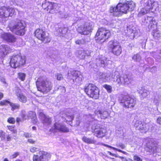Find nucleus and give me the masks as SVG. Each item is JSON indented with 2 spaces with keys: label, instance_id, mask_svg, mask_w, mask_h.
I'll return each instance as SVG.
<instances>
[{
  "label": "nucleus",
  "instance_id": "nucleus-25",
  "mask_svg": "<svg viewBox=\"0 0 161 161\" xmlns=\"http://www.w3.org/2000/svg\"><path fill=\"white\" fill-rule=\"evenodd\" d=\"M110 12L112 15L115 16H119L122 15L121 12L117 8V5L116 7H111Z\"/></svg>",
  "mask_w": 161,
  "mask_h": 161
},
{
  "label": "nucleus",
  "instance_id": "nucleus-10",
  "mask_svg": "<svg viewBox=\"0 0 161 161\" xmlns=\"http://www.w3.org/2000/svg\"><path fill=\"white\" fill-rule=\"evenodd\" d=\"M25 26L21 22L17 23L11 28L10 30L13 33L19 35H24L25 32Z\"/></svg>",
  "mask_w": 161,
  "mask_h": 161
},
{
  "label": "nucleus",
  "instance_id": "nucleus-17",
  "mask_svg": "<svg viewBox=\"0 0 161 161\" xmlns=\"http://www.w3.org/2000/svg\"><path fill=\"white\" fill-rule=\"evenodd\" d=\"M106 130L102 128H96L94 130V135L98 138H102L106 134Z\"/></svg>",
  "mask_w": 161,
  "mask_h": 161
},
{
  "label": "nucleus",
  "instance_id": "nucleus-8",
  "mask_svg": "<svg viewBox=\"0 0 161 161\" xmlns=\"http://www.w3.org/2000/svg\"><path fill=\"white\" fill-rule=\"evenodd\" d=\"M35 36L44 43L49 42L51 41V38L48 34H47L42 29H37L35 31Z\"/></svg>",
  "mask_w": 161,
  "mask_h": 161
},
{
  "label": "nucleus",
  "instance_id": "nucleus-3",
  "mask_svg": "<svg viewBox=\"0 0 161 161\" xmlns=\"http://www.w3.org/2000/svg\"><path fill=\"white\" fill-rule=\"evenodd\" d=\"M111 33L109 30L104 28H99L96 34L95 39L97 42H103L110 36Z\"/></svg>",
  "mask_w": 161,
  "mask_h": 161
},
{
  "label": "nucleus",
  "instance_id": "nucleus-19",
  "mask_svg": "<svg viewBox=\"0 0 161 161\" xmlns=\"http://www.w3.org/2000/svg\"><path fill=\"white\" fill-rule=\"evenodd\" d=\"M145 7L147 8V10H150L158 6V3L153 0H146L145 2Z\"/></svg>",
  "mask_w": 161,
  "mask_h": 161
},
{
  "label": "nucleus",
  "instance_id": "nucleus-35",
  "mask_svg": "<svg viewBox=\"0 0 161 161\" xmlns=\"http://www.w3.org/2000/svg\"><path fill=\"white\" fill-rule=\"evenodd\" d=\"M153 144H152V145H150L149 143H147L146 145V147L145 148V149L147 152H153L154 151V149L155 148V147L153 146Z\"/></svg>",
  "mask_w": 161,
  "mask_h": 161
},
{
  "label": "nucleus",
  "instance_id": "nucleus-1",
  "mask_svg": "<svg viewBox=\"0 0 161 161\" xmlns=\"http://www.w3.org/2000/svg\"><path fill=\"white\" fill-rule=\"evenodd\" d=\"M36 84L38 90L44 94H46L49 92L53 87V85L50 81L42 77L39 78Z\"/></svg>",
  "mask_w": 161,
  "mask_h": 161
},
{
  "label": "nucleus",
  "instance_id": "nucleus-34",
  "mask_svg": "<svg viewBox=\"0 0 161 161\" xmlns=\"http://www.w3.org/2000/svg\"><path fill=\"white\" fill-rule=\"evenodd\" d=\"M62 118L63 119H64L65 120H64L65 121L66 120V122H70L73 119V117L72 114H70L69 113H67L64 114V116L62 117Z\"/></svg>",
  "mask_w": 161,
  "mask_h": 161
},
{
  "label": "nucleus",
  "instance_id": "nucleus-20",
  "mask_svg": "<svg viewBox=\"0 0 161 161\" xmlns=\"http://www.w3.org/2000/svg\"><path fill=\"white\" fill-rule=\"evenodd\" d=\"M146 125H147L144 123H142L141 121H137L134 125V126L137 130L142 131L143 130H147ZM141 132H142L143 131Z\"/></svg>",
  "mask_w": 161,
  "mask_h": 161
},
{
  "label": "nucleus",
  "instance_id": "nucleus-59",
  "mask_svg": "<svg viewBox=\"0 0 161 161\" xmlns=\"http://www.w3.org/2000/svg\"><path fill=\"white\" fill-rule=\"evenodd\" d=\"M19 154V152H15L14 154H13L11 156L12 158H16L18 156Z\"/></svg>",
  "mask_w": 161,
  "mask_h": 161
},
{
  "label": "nucleus",
  "instance_id": "nucleus-56",
  "mask_svg": "<svg viewBox=\"0 0 161 161\" xmlns=\"http://www.w3.org/2000/svg\"><path fill=\"white\" fill-rule=\"evenodd\" d=\"M57 32L58 33V35L61 36L63 34V29L62 28H59L57 30Z\"/></svg>",
  "mask_w": 161,
  "mask_h": 161
},
{
  "label": "nucleus",
  "instance_id": "nucleus-58",
  "mask_svg": "<svg viewBox=\"0 0 161 161\" xmlns=\"http://www.w3.org/2000/svg\"><path fill=\"white\" fill-rule=\"evenodd\" d=\"M114 150H115L116 151H118L119 152H121V153H122L125 154H127V153L126 152H125V151H123L122 150H120L119 149H118V148H114Z\"/></svg>",
  "mask_w": 161,
  "mask_h": 161
},
{
  "label": "nucleus",
  "instance_id": "nucleus-36",
  "mask_svg": "<svg viewBox=\"0 0 161 161\" xmlns=\"http://www.w3.org/2000/svg\"><path fill=\"white\" fill-rule=\"evenodd\" d=\"M152 35L155 38H158L161 37V32L158 30L157 29L156 30H153L152 32Z\"/></svg>",
  "mask_w": 161,
  "mask_h": 161
},
{
  "label": "nucleus",
  "instance_id": "nucleus-18",
  "mask_svg": "<svg viewBox=\"0 0 161 161\" xmlns=\"http://www.w3.org/2000/svg\"><path fill=\"white\" fill-rule=\"evenodd\" d=\"M113 76H114V78L113 80L114 81L116 82L119 86L121 84H123V75L121 76L118 71H115L114 72V74L112 77Z\"/></svg>",
  "mask_w": 161,
  "mask_h": 161
},
{
  "label": "nucleus",
  "instance_id": "nucleus-45",
  "mask_svg": "<svg viewBox=\"0 0 161 161\" xmlns=\"http://www.w3.org/2000/svg\"><path fill=\"white\" fill-rule=\"evenodd\" d=\"M119 22L115 20H114L113 21L112 23L111 24L110 26L113 28H117L118 26H119Z\"/></svg>",
  "mask_w": 161,
  "mask_h": 161
},
{
  "label": "nucleus",
  "instance_id": "nucleus-44",
  "mask_svg": "<svg viewBox=\"0 0 161 161\" xmlns=\"http://www.w3.org/2000/svg\"><path fill=\"white\" fill-rule=\"evenodd\" d=\"M11 103L8 100H3L0 102V105L1 106L4 105H7L8 104L10 105V104Z\"/></svg>",
  "mask_w": 161,
  "mask_h": 161
},
{
  "label": "nucleus",
  "instance_id": "nucleus-15",
  "mask_svg": "<svg viewBox=\"0 0 161 161\" xmlns=\"http://www.w3.org/2000/svg\"><path fill=\"white\" fill-rule=\"evenodd\" d=\"M114 74V72L112 73H103L100 75L99 78L105 82H109L112 79L113 80L114 78V76H113Z\"/></svg>",
  "mask_w": 161,
  "mask_h": 161
},
{
  "label": "nucleus",
  "instance_id": "nucleus-2",
  "mask_svg": "<svg viewBox=\"0 0 161 161\" xmlns=\"http://www.w3.org/2000/svg\"><path fill=\"white\" fill-rule=\"evenodd\" d=\"M120 105L125 108H132L135 106L136 100L127 95H121L119 97Z\"/></svg>",
  "mask_w": 161,
  "mask_h": 161
},
{
  "label": "nucleus",
  "instance_id": "nucleus-22",
  "mask_svg": "<svg viewBox=\"0 0 161 161\" xmlns=\"http://www.w3.org/2000/svg\"><path fill=\"white\" fill-rule=\"evenodd\" d=\"M54 126L55 129L60 131L66 132L69 131V129L67 127L59 123L56 122Z\"/></svg>",
  "mask_w": 161,
  "mask_h": 161
},
{
  "label": "nucleus",
  "instance_id": "nucleus-16",
  "mask_svg": "<svg viewBox=\"0 0 161 161\" xmlns=\"http://www.w3.org/2000/svg\"><path fill=\"white\" fill-rule=\"evenodd\" d=\"M2 38L9 42H14L16 41V39L14 36L10 33H4L2 34Z\"/></svg>",
  "mask_w": 161,
  "mask_h": 161
},
{
  "label": "nucleus",
  "instance_id": "nucleus-29",
  "mask_svg": "<svg viewBox=\"0 0 161 161\" xmlns=\"http://www.w3.org/2000/svg\"><path fill=\"white\" fill-rule=\"evenodd\" d=\"M125 4L128 8V11L133 10L135 7V4L132 1H125Z\"/></svg>",
  "mask_w": 161,
  "mask_h": 161
},
{
  "label": "nucleus",
  "instance_id": "nucleus-53",
  "mask_svg": "<svg viewBox=\"0 0 161 161\" xmlns=\"http://www.w3.org/2000/svg\"><path fill=\"white\" fill-rule=\"evenodd\" d=\"M55 76L57 77V79L58 80H61L63 78L62 75L61 74H57Z\"/></svg>",
  "mask_w": 161,
  "mask_h": 161
},
{
  "label": "nucleus",
  "instance_id": "nucleus-57",
  "mask_svg": "<svg viewBox=\"0 0 161 161\" xmlns=\"http://www.w3.org/2000/svg\"><path fill=\"white\" fill-rule=\"evenodd\" d=\"M148 110L151 113L153 114L154 113V109L151 106V107H147Z\"/></svg>",
  "mask_w": 161,
  "mask_h": 161
},
{
  "label": "nucleus",
  "instance_id": "nucleus-38",
  "mask_svg": "<svg viewBox=\"0 0 161 161\" xmlns=\"http://www.w3.org/2000/svg\"><path fill=\"white\" fill-rule=\"evenodd\" d=\"M149 11V10H147V8H146L145 7L144 8H143L140 11L138 14V15L139 16H141L147 13Z\"/></svg>",
  "mask_w": 161,
  "mask_h": 161
},
{
  "label": "nucleus",
  "instance_id": "nucleus-61",
  "mask_svg": "<svg viewBox=\"0 0 161 161\" xmlns=\"http://www.w3.org/2000/svg\"><path fill=\"white\" fill-rule=\"evenodd\" d=\"M103 146H106V147H108L110 148H112V149H113L114 150V148H115V147H112L111 146L108 145H106V144H103Z\"/></svg>",
  "mask_w": 161,
  "mask_h": 161
},
{
  "label": "nucleus",
  "instance_id": "nucleus-43",
  "mask_svg": "<svg viewBox=\"0 0 161 161\" xmlns=\"http://www.w3.org/2000/svg\"><path fill=\"white\" fill-rule=\"evenodd\" d=\"M19 78L21 81H24L26 77V74L23 73H19L18 74Z\"/></svg>",
  "mask_w": 161,
  "mask_h": 161
},
{
  "label": "nucleus",
  "instance_id": "nucleus-55",
  "mask_svg": "<svg viewBox=\"0 0 161 161\" xmlns=\"http://www.w3.org/2000/svg\"><path fill=\"white\" fill-rule=\"evenodd\" d=\"M134 159L135 160L137 161H142V159H141L140 157L136 155H135L134 156Z\"/></svg>",
  "mask_w": 161,
  "mask_h": 161
},
{
  "label": "nucleus",
  "instance_id": "nucleus-47",
  "mask_svg": "<svg viewBox=\"0 0 161 161\" xmlns=\"http://www.w3.org/2000/svg\"><path fill=\"white\" fill-rule=\"evenodd\" d=\"M33 161H42L40 157H39L38 155H34L33 158Z\"/></svg>",
  "mask_w": 161,
  "mask_h": 161
},
{
  "label": "nucleus",
  "instance_id": "nucleus-27",
  "mask_svg": "<svg viewBox=\"0 0 161 161\" xmlns=\"http://www.w3.org/2000/svg\"><path fill=\"white\" fill-rule=\"evenodd\" d=\"M123 84L128 85L131 84L132 81V79L128 75H123Z\"/></svg>",
  "mask_w": 161,
  "mask_h": 161
},
{
  "label": "nucleus",
  "instance_id": "nucleus-54",
  "mask_svg": "<svg viewBox=\"0 0 161 161\" xmlns=\"http://www.w3.org/2000/svg\"><path fill=\"white\" fill-rule=\"evenodd\" d=\"M8 130L11 131L13 132L14 133L16 132V130L14 129V126H8Z\"/></svg>",
  "mask_w": 161,
  "mask_h": 161
},
{
  "label": "nucleus",
  "instance_id": "nucleus-46",
  "mask_svg": "<svg viewBox=\"0 0 161 161\" xmlns=\"http://www.w3.org/2000/svg\"><path fill=\"white\" fill-rule=\"evenodd\" d=\"M75 42L76 44L78 45H82L85 44L86 41L84 39L78 40L75 41Z\"/></svg>",
  "mask_w": 161,
  "mask_h": 161
},
{
  "label": "nucleus",
  "instance_id": "nucleus-60",
  "mask_svg": "<svg viewBox=\"0 0 161 161\" xmlns=\"http://www.w3.org/2000/svg\"><path fill=\"white\" fill-rule=\"evenodd\" d=\"M157 123L161 125V117H159L157 120Z\"/></svg>",
  "mask_w": 161,
  "mask_h": 161
},
{
  "label": "nucleus",
  "instance_id": "nucleus-30",
  "mask_svg": "<svg viewBox=\"0 0 161 161\" xmlns=\"http://www.w3.org/2000/svg\"><path fill=\"white\" fill-rule=\"evenodd\" d=\"M42 161H47L48 160L47 157L49 155V154L47 153L46 152L40 151L39 153Z\"/></svg>",
  "mask_w": 161,
  "mask_h": 161
},
{
  "label": "nucleus",
  "instance_id": "nucleus-50",
  "mask_svg": "<svg viewBox=\"0 0 161 161\" xmlns=\"http://www.w3.org/2000/svg\"><path fill=\"white\" fill-rule=\"evenodd\" d=\"M116 146L118 147H120L123 149H124L125 147V145L124 144L121 143H118L116 145Z\"/></svg>",
  "mask_w": 161,
  "mask_h": 161
},
{
  "label": "nucleus",
  "instance_id": "nucleus-6",
  "mask_svg": "<svg viewBox=\"0 0 161 161\" xmlns=\"http://www.w3.org/2000/svg\"><path fill=\"white\" fill-rule=\"evenodd\" d=\"M15 11L12 8L3 7L0 8V21L3 22L8 20L9 16H12Z\"/></svg>",
  "mask_w": 161,
  "mask_h": 161
},
{
  "label": "nucleus",
  "instance_id": "nucleus-9",
  "mask_svg": "<svg viewBox=\"0 0 161 161\" xmlns=\"http://www.w3.org/2000/svg\"><path fill=\"white\" fill-rule=\"evenodd\" d=\"M109 47L114 54L118 56L120 54L122 51L121 46L119 42L116 40L110 41L109 42Z\"/></svg>",
  "mask_w": 161,
  "mask_h": 161
},
{
  "label": "nucleus",
  "instance_id": "nucleus-24",
  "mask_svg": "<svg viewBox=\"0 0 161 161\" xmlns=\"http://www.w3.org/2000/svg\"><path fill=\"white\" fill-rule=\"evenodd\" d=\"M110 12L112 15L115 16H119L122 15L121 12L117 8V5L116 7H111Z\"/></svg>",
  "mask_w": 161,
  "mask_h": 161
},
{
  "label": "nucleus",
  "instance_id": "nucleus-5",
  "mask_svg": "<svg viewBox=\"0 0 161 161\" xmlns=\"http://www.w3.org/2000/svg\"><path fill=\"white\" fill-rule=\"evenodd\" d=\"M85 92L90 97L97 99L99 96V90L94 85L89 84L85 88Z\"/></svg>",
  "mask_w": 161,
  "mask_h": 161
},
{
  "label": "nucleus",
  "instance_id": "nucleus-52",
  "mask_svg": "<svg viewBox=\"0 0 161 161\" xmlns=\"http://www.w3.org/2000/svg\"><path fill=\"white\" fill-rule=\"evenodd\" d=\"M21 116L23 119H26L27 118V117L25 114V112L23 111L21 112Z\"/></svg>",
  "mask_w": 161,
  "mask_h": 161
},
{
  "label": "nucleus",
  "instance_id": "nucleus-64",
  "mask_svg": "<svg viewBox=\"0 0 161 161\" xmlns=\"http://www.w3.org/2000/svg\"><path fill=\"white\" fill-rule=\"evenodd\" d=\"M1 80L2 82L4 83H6L5 80L4 78H2L1 79Z\"/></svg>",
  "mask_w": 161,
  "mask_h": 161
},
{
  "label": "nucleus",
  "instance_id": "nucleus-32",
  "mask_svg": "<svg viewBox=\"0 0 161 161\" xmlns=\"http://www.w3.org/2000/svg\"><path fill=\"white\" fill-rule=\"evenodd\" d=\"M82 141L85 142L87 144H95L96 141L93 139L84 136L82 137Z\"/></svg>",
  "mask_w": 161,
  "mask_h": 161
},
{
  "label": "nucleus",
  "instance_id": "nucleus-62",
  "mask_svg": "<svg viewBox=\"0 0 161 161\" xmlns=\"http://www.w3.org/2000/svg\"><path fill=\"white\" fill-rule=\"evenodd\" d=\"M6 138L7 141H9L11 140V137L9 135H7L6 136Z\"/></svg>",
  "mask_w": 161,
  "mask_h": 161
},
{
  "label": "nucleus",
  "instance_id": "nucleus-49",
  "mask_svg": "<svg viewBox=\"0 0 161 161\" xmlns=\"http://www.w3.org/2000/svg\"><path fill=\"white\" fill-rule=\"evenodd\" d=\"M8 122L10 123L14 124L15 122V120L14 118L10 117L8 119Z\"/></svg>",
  "mask_w": 161,
  "mask_h": 161
},
{
  "label": "nucleus",
  "instance_id": "nucleus-28",
  "mask_svg": "<svg viewBox=\"0 0 161 161\" xmlns=\"http://www.w3.org/2000/svg\"><path fill=\"white\" fill-rule=\"evenodd\" d=\"M19 100L22 103H25L27 101V97L25 96L23 93H17L16 94Z\"/></svg>",
  "mask_w": 161,
  "mask_h": 161
},
{
  "label": "nucleus",
  "instance_id": "nucleus-21",
  "mask_svg": "<svg viewBox=\"0 0 161 161\" xmlns=\"http://www.w3.org/2000/svg\"><path fill=\"white\" fill-rule=\"evenodd\" d=\"M59 8L58 5L54 3H51L49 6L48 11L51 14L56 13L59 11Z\"/></svg>",
  "mask_w": 161,
  "mask_h": 161
},
{
  "label": "nucleus",
  "instance_id": "nucleus-51",
  "mask_svg": "<svg viewBox=\"0 0 161 161\" xmlns=\"http://www.w3.org/2000/svg\"><path fill=\"white\" fill-rule=\"evenodd\" d=\"M0 137L2 140H4L5 139V133L3 131H0Z\"/></svg>",
  "mask_w": 161,
  "mask_h": 161
},
{
  "label": "nucleus",
  "instance_id": "nucleus-39",
  "mask_svg": "<svg viewBox=\"0 0 161 161\" xmlns=\"http://www.w3.org/2000/svg\"><path fill=\"white\" fill-rule=\"evenodd\" d=\"M10 106L12 108L11 110L13 111L16 109H18L20 108V105L19 104L15 103H11L10 104Z\"/></svg>",
  "mask_w": 161,
  "mask_h": 161
},
{
  "label": "nucleus",
  "instance_id": "nucleus-7",
  "mask_svg": "<svg viewBox=\"0 0 161 161\" xmlns=\"http://www.w3.org/2000/svg\"><path fill=\"white\" fill-rule=\"evenodd\" d=\"M94 26V24L91 21H87L85 23L83 26L78 27L77 31L81 34L87 35L91 32Z\"/></svg>",
  "mask_w": 161,
  "mask_h": 161
},
{
  "label": "nucleus",
  "instance_id": "nucleus-12",
  "mask_svg": "<svg viewBox=\"0 0 161 161\" xmlns=\"http://www.w3.org/2000/svg\"><path fill=\"white\" fill-rule=\"evenodd\" d=\"M11 50L9 47L6 45H2L0 46V58L4 57L6 55L10 53Z\"/></svg>",
  "mask_w": 161,
  "mask_h": 161
},
{
  "label": "nucleus",
  "instance_id": "nucleus-40",
  "mask_svg": "<svg viewBox=\"0 0 161 161\" xmlns=\"http://www.w3.org/2000/svg\"><path fill=\"white\" fill-rule=\"evenodd\" d=\"M51 2H46L45 3L42 4V7L44 9L48 11L49 9V6H50Z\"/></svg>",
  "mask_w": 161,
  "mask_h": 161
},
{
  "label": "nucleus",
  "instance_id": "nucleus-4",
  "mask_svg": "<svg viewBox=\"0 0 161 161\" xmlns=\"http://www.w3.org/2000/svg\"><path fill=\"white\" fill-rule=\"evenodd\" d=\"M25 63V57L18 54L13 55L11 57L10 64L12 67L16 68L23 65Z\"/></svg>",
  "mask_w": 161,
  "mask_h": 161
},
{
  "label": "nucleus",
  "instance_id": "nucleus-14",
  "mask_svg": "<svg viewBox=\"0 0 161 161\" xmlns=\"http://www.w3.org/2000/svg\"><path fill=\"white\" fill-rule=\"evenodd\" d=\"M39 115L40 119L44 125H48L51 124V118L49 116H46L42 112L39 113Z\"/></svg>",
  "mask_w": 161,
  "mask_h": 161
},
{
  "label": "nucleus",
  "instance_id": "nucleus-41",
  "mask_svg": "<svg viewBox=\"0 0 161 161\" xmlns=\"http://www.w3.org/2000/svg\"><path fill=\"white\" fill-rule=\"evenodd\" d=\"M132 58L134 61L139 62L141 60V58L138 54H136L133 56Z\"/></svg>",
  "mask_w": 161,
  "mask_h": 161
},
{
  "label": "nucleus",
  "instance_id": "nucleus-31",
  "mask_svg": "<svg viewBox=\"0 0 161 161\" xmlns=\"http://www.w3.org/2000/svg\"><path fill=\"white\" fill-rule=\"evenodd\" d=\"M28 117H30L32 119V122L35 124L37 123V119L36 118V115L35 112L30 111L29 113Z\"/></svg>",
  "mask_w": 161,
  "mask_h": 161
},
{
  "label": "nucleus",
  "instance_id": "nucleus-26",
  "mask_svg": "<svg viewBox=\"0 0 161 161\" xmlns=\"http://www.w3.org/2000/svg\"><path fill=\"white\" fill-rule=\"evenodd\" d=\"M96 114L98 116L100 117L101 119H105L108 115V112L103 110H99L97 112Z\"/></svg>",
  "mask_w": 161,
  "mask_h": 161
},
{
  "label": "nucleus",
  "instance_id": "nucleus-23",
  "mask_svg": "<svg viewBox=\"0 0 161 161\" xmlns=\"http://www.w3.org/2000/svg\"><path fill=\"white\" fill-rule=\"evenodd\" d=\"M117 8L119 9L122 14L123 13H126L128 12V8L125 4V2L123 3H120L117 4Z\"/></svg>",
  "mask_w": 161,
  "mask_h": 161
},
{
  "label": "nucleus",
  "instance_id": "nucleus-48",
  "mask_svg": "<svg viewBox=\"0 0 161 161\" xmlns=\"http://www.w3.org/2000/svg\"><path fill=\"white\" fill-rule=\"evenodd\" d=\"M39 149L38 148L35 147H32L30 149V151L32 153L39 151Z\"/></svg>",
  "mask_w": 161,
  "mask_h": 161
},
{
  "label": "nucleus",
  "instance_id": "nucleus-11",
  "mask_svg": "<svg viewBox=\"0 0 161 161\" xmlns=\"http://www.w3.org/2000/svg\"><path fill=\"white\" fill-rule=\"evenodd\" d=\"M68 76V78L73 80L74 82H80L82 79L83 76L80 71H73L70 75Z\"/></svg>",
  "mask_w": 161,
  "mask_h": 161
},
{
  "label": "nucleus",
  "instance_id": "nucleus-63",
  "mask_svg": "<svg viewBox=\"0 0 161 161\" xmlns=\"http://www.w3.org/2000/svg\"><path fill=\"white\" fill-rule=\"evenodd\" d=\"M28 142H30V143H32V144H34L35 143V141H33L32 139H29L28 140Z\"/></svg>",
  "mask_w": 161,
  "mask_h": 161
},
{
  "label": "nucleus",
  "instance_id": "nucleus-33",
  "mask_svg": "<svg viewBox=\"0 0 161 161\" xmlns=\"http://www.w3.org/2000/svg\"><path fill=\"white\" fill-rule=\"evenodd\" d=\"M100 61L101 64L102 66L103 65L104 66H107L109 64L111 63V61L109 60H107V58L105 57H102L99 59Z\"/></svg>",
  "mask_w": 161,
  "mask_h": 161
},
{
  "label": "nucleus",
  "instance_id": "nucleus-42",
  "mask_svg": "<svg viewBox=\"0 0 161 161\" xmlns=\"http://www.w3.org/2000/svg\"><path fill=\"white\" fill-rule=\"evenodd\" d=\"M103 87L107 90V92L108 93H110L112 92V88L111 86L105 84L103 86Z\"/></svg>",
  "mask_w": 161,
  "mask_h": 161
},
{
  "label": "nucleus",
  "instance_id": "nucleus-37",
  "mask_svg": "<svg viewBox=\"0 0 161 161\" xmlns=\"http://www.w3.org/2000/svg\"><path fill=\"white\" fill-rule=\"evenodd\" d=\"M150 92L147 90H144L142 93H141V97L142 99H143L144 98L147 97L150 94Z\"/></svg>",
  "mask_w": 161,
  "mask_h": 161
},
{
  "label": "nucleus",
  "instance_id": "nucleus-13",
  "mask_svg": "<svg viewBox=\"0 0 161 161\" xmlns=\"http://www.w3.org/2000/svg\"><path fill=\"white\" fill-rule=\"evenodd\" d=\"M145 22L148 24L149 29L154 30L157 27V23L154 18L152 17H147L145 19Z\"/></svg>",
  "mask_w": 161,
  "mask_h": 161
}]
</instances>
